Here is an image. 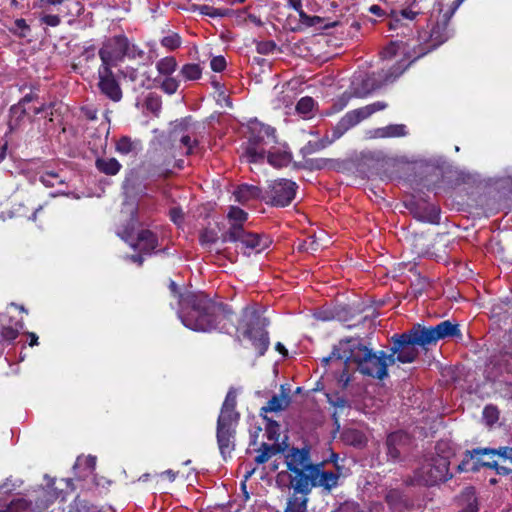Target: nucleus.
<instances>
[{"label": "nucleus", "mask_w": 512, "mask_h": 512, "mask_svg": "<svg viewBox=\"0 0 512 512\" xmlns=\"http://www.w3.org/2000/svg\"><path fill=\"white\" fill-rule=\"evenodd\" d=\"M267 325V319L262 317L257 310L250 307L243 309L239 330L242 331L244 337L252 342L260 356L264 355L269 347V337L265 329Z\"/></svg>", "instance_id": "obj_9"}, {"label": "nucleus", "mask_w": 512, "mask_h": 512, "mask_svg": "<svg viewBox=\"0 0 512 512\" xmlns=\"http://www.w3.org/2000/svg\"><path fill=\"white\" fill-rule=\"evenodd\" d=\"M334 512H359V507L354 502H345L341 504Z\"/></svg>", "instance_id": "obj_58"}, {"label": "nucleus", "mask_w": 512, "mask_h": 512, "mask_svg": "<svg viewBox=\"0 0 512 512\" xmlns=\"http://www.w3.org/2000/svg\"><path fill=\"white\" fill-rule=\"evenodd\" d=\"M331 143V140H329V137L328 136H324L323 138L317 140V141H310L308 142V144L306 145L305 149L310 152V153H314V152H317V151H320L324 148H326L327 146H329Z\"/></svg>", "instance_id": "obj_49"}, {"label": "nucleus", "mask_w": 512, "mask_h": 512, "mask_svg": "<svg viewBox=\"0 0 512 512\" xmlns=\"http://www.w3.org/2000/svg\"><path fill=\"white\" fill-rule=\"evenodd\" d=\"M145 107L148 111L158 115L162 107L160 96L154 93H149L145 99Z\"/></svg>", "instance_id": "obj_42"}, {"label": "nucleus", "mask_w": 512, "mask_h": 512, "mask_svg": "<svg viewBox=\"0 0 512 512\" xmlns=\"http://www.w3.org/2000/svg\"><path fill=\"white\" fill-rule=\"evenodd\" d=\"M236 398V391L234 388H230L217 419V444L224 460L230 457L235 449L236 427L240 419V414L236 411Z\"/></svg>", "instance_id": "obj_6"}, {"label": "nucleus", "mask_w": 512, "mask_h": 512, "mask_svg": "<svg viewBox=\"0 0 512 512\" xmlns=\"http://www.w3.org/2000/svg\"><path fill=\"white\" fill-rule=\"evenodd\" d=\"M297 188V184L292 180H274L269 183L264 198L273 206L285 207L295 198Z\"/></svg>", "instance_id": "obj_15"}, {"label": "nucleus", "mask_w": 512, "mask_h": 512, "mask_svg": "<svg viewBox=\"0 0 512 512\" xmlns=\"http://www.w3.org/2000/svg\"><path fill=\"white\" fill-rule=\"evenodd\" d=\"M31 502H28L24 498L13 499L4 510L1 512H29Z\"/></svg>", "instance_id": "obj_39"}, {"label": "nucleus", "mask_w": 512, "mask_h": 512, "mask_svg": "<svg viewBox=\"0 0 512 512\" xmlns=\"http://www.w3.org/2000/svg\"><path fill=\"white\" fill-rule=\"evenodd\" d=\"M100 92L106 98L113 102H119L122 99V90L116 80L112 69L109 67H99L98 69V84Z\"/></svg>", "instance_id": "obj_16"}, {"label": "nucleus", "mask_w": 512, "mask_h": 512, "mask_svg": "<svg viewBox=\"0 0 512 512\" xmlns=\"http://www.w3.org/2000/svg\"><path fill=\"white\" fill-rule=\"evenodd\" d=\"M226 60L223 56H215L211 59L210 67L214 72H222L226 68Z\"/></svg>", "instance_id": "obj_55"}, {"label": "nucleus", "mask_w": 512, "mask_h": 512, "mask_svg": "<svg viewBox=\"0 0 512 512\" xmlns=\"http://www.w3.org/2000/svg\"><path fill=\"white\" fill-rule=\"evenodd\" d=\"M488 454L490 458H495L496 456H500L504 459H508L512 462V448L511 447H500L498 449H492V448H478L475 454ZM473 453L469 454V459H472Z\"/></svg>", "instance_id": "obj_33"}, {"label": "nucleus", "mask_w": 512, "mask_h": 512, "mask_svg": "<svg viewBox=\"0 0 512 512\" xmlns=\"http://www.w3.org/2000/svg\"><path fill=\"white\" fill-rule=\"evenodd\" d=\"M178 87L179 81L171 76H166L161 83L162 90L169 95L174 94L177 91Z\"/></svg>", "instance_id": "obj_50"}, {"label": "nucleus", "mask_w": 512, "mask_h": 512, "mask_svg": "<svg viewBox=\"0 0 512 512\" xmlns=\"http://www.w3.org/2000/svg\"><path fill=\"white\" fill-rule=\"evenodd\" d=\"M287 5L295 11H300L302 9V0H288Z\"/></svg>", "instance_id": "obj_61"}, {"label": "nucleus", "mask_w": 512, "mask_h": 512, "mask_svg": "<svg viewBox=\"0 0 512 512\" xmlns=\"http://www.w3.org/2000/svg\"><path fill=\"white\" fill-rule=\"evenodd\" d=\"M126 259H128L134 263H137L139 266H141L144 261L142 255H140V254L126 256Z\"/></svg>", "instance_id": "obj_63"}, {"label": "nucleus", "mask_w": 512, "mask_h": 512, "mask_svg": "<svg viewBox=\"0 0 512 512\" xmlns=\"http://www.w3.org/2000/svg\"><path fill=\"white\" fill-rule=\"evenodd\" d=\"M266 155L268 163L275 168L286 167L292 161L291 152L276 148L275 144L266 151Z\"/></svg>", "instance_id": "obj_25"}, {"label": "nucleus", "mask_w": 512, "mask_h": 512, "mask_svg": "<svg viewBox=\"0 0 512 512\" xmlns=\"http://www.w3.org/2000/svg\"><path fill=\"white\" fill-rule=\"evenodd\" d=\"M387 107L388 104L385 101H376L347 112L333 127L332 136L329 137V140L333 143L357 124L368 119L374 113L385 110Z\"/></svg>", "instance_id": "obj_12"}, {"label": "nucleus", "mask_w": 512, "mask_h": 512, "mask_svg": "<svg viewBox=\"0 0 512 512\" xmlns=\"http://www.w3.org/2000/svg\"><path fill=\"white\" fill-rule=\"evenodd\" d=\"M312 467L303 472H294V476L291 478V486L294 490V494L300 493L301 496H306L311 492L314 487L312 478Z\"/></svg>", "instance_id": "obj_21"}, {"label": "nucleus", "mask_w": 512, "mask_h": 512, "mask_svg": "<svg viewBox=\"0 0 512 512\" xmlns=\"http://www.w3.org/2000/svg\"><path fill=\"white\" fill-rule=\"evenodd\" d=\"M461 336L459 325L450 320L428 327L415 324L407 332L392 336L391 353L389 354L390 364L393 365L397 361L403 364L412 363L419 356L418 347L426 349L429 346L436 345L440 340L461 338Z\"/></svg>", "instance_id": "obj_2"}, {"label": "nucleus", "mask_w": 512, "mask_h": 512, "mask_svg": "<svg viewBox=\"0 0 512 512\" xmlns=\"http://www.w3.org/2000/svg\"><path fill=\"white\" fill-rule=\"evenodd\" d=\"M398 58L397 62L387 69L382 68L372 73L356 72L351 81L350 92H344L335 103L336 111L344 109L353 97L365 98L383 86L393 83L408 67L405 59Z\"/></svg>", "instance_id": "obj_5"}, {"label": "nucleus", "mask_w": 512, "mask_h": 512, "mask_svg": "<svg viewBox=\"0 0 512 512\" xmlns=\"http://www.w3.org/2000/svg\"><path fill=\"white\" fill-rule=\"evenodd\" d=\"M83 56H85L86 60L94 58V56H95V47L94 46H90V47L85 48V50L83 51Z\"/></svg>", "instance_id": "obj_62"}, {"label": "nucleus", "mask_w": 512, "mask_h": 512, "mask_svg": "<svg viewBox=\"0 0 512 512\" xmlns=\"http://www.w3.org/2000/svg\"><path fill=\"white\" fill-rule=\"evenodd\" d=\"M390 357L384 351L374 352L371 348L364 345L360 338L341 339L335 345L329 356L323 357L321 362L324 366L329 363L343 367L338 380L346 386L350 381L348 366L353 363L357 370L365 375L379 380L388 376V366Z\"/></svg>", "instance_id": "obj_1"}, {"label": "nucleus", "mask_w": 512, "mask_h": 512, "mask_svg": "<svg viewBox=\"0 0 512 512\" xmlns=\"http://www.w3.org/2000/svg\"><path fill=\"white\" fill-rule=\"evenodd\" d=\"M456 502L459 507L457 512H478V502L473 487L464 488Z\"/></svg>", "instance_id": "obj_24"}, {"label": "nucleus", "mask_w": 512, "mask_h": 512, "mask_svg": "<svg viewBox=\"0 0 512 512\" xmlns=\"http://www.w3.org/2000/svg\"><path fill=\"white\" fill-rule=\"evenodd\" d=\"M170 217H171V220L175 223V224H180L183 220V213H182V210L179 209V208H173L171 211H170Z\"/></svg>", "instance_id": "obj_60"}, {"label": "nucleus", "mask_w": 512, "mask_h": 512, "mask_svg": "<svg viewBox=\"0 0 512 512\" xmlns=\"http://www.w3.org/2000/svg\"><path fill=\"white\" fill-rule=\"evenodd\" d=\"M135 228L136 220L132 218L127 225L117 230V235L134 250L139 249L143 254H151L158 246L157 236L150 230H141L137 233V240L134 241Z\"/></svg>", "instance_id": "obj_13"}, {"label": "nucleus", "mask_w": 512, "mask_h": 512, "mask_svg": "<svg viewBox=\"0 0 512 512\" xmlns=\"http://www.w3.org/2000/svg\"><path fill=\"white\" fill-rule=\"evenodd\" d=\"M285 458L287 467L292 473L303 472V470L313 467L310 463L309 454L305 450L292 449L287 453Z\"/></svg>", "instance_id": "obj_20"}, {"label": "nucleus", "mask_w": 512, "mask_h": 512, "mask_svg": "<svg viewBox=\"0 0 512 512\" xmlns=\"http://www.w3.org/2000/svg\"><path fill=\"white\" fill-rule=\"evenodd\" d=\"M169 288L178 298V317L183 325L193 331L210 332L219 328L221 321L230 314L227 306L217 303L201 292L180 294L178 286L170 281Z\"/></svg>", "instance_id": "obj_3"}, {"label": "nucleus", "mask_w": 512, "mask_h": 512, "mask_svg": "<svg viewBox=\"0 0 512 512\" xmlns=\"http://www.w3.org/2000/svg\"><path fill=\"white\" fill-rule=\"evenodd\" d=\"M250 135L245 144V156L249 162L262 161L266 151L277 143L275 129L260 122H254L249 126Z\"/></svg>", "instance_id": "obj_10"}, {"label": "nucleus", "mask_w": 512, "mask_h": 512, "mask_svg": "<svg viewBox=\"0 0 512 512\" xmlns=\"http://www.w3.org/2000/svg\"><path fill=\"white\" fill-rule=\"evenodd\" d=\"M119 73L123 78L128 79L129 81H131L133 83H137L139 81V87L145 86L144 80L140 79L143 76H141L139 74V72L136 68L125 67L122 70H120Z\"/></svg>", "instance_id": "obj_43"}, {"label": "nucleus", "mask_w": 512, "mask_h": 512, "mask_svg": "<svg viewBox=\"0 0 512 512\" xmlns=\"http://www.w3.org/2000/svg\"><path fill=\"white\" fill-rule=\"evenodd\" d=\"M314 317L317 320L321 321H332V320H338V321H346V311L344 307H335L333 309L325 308L320 309L317 312H315Z\"/></svg>", "instance_id": "obj_30"}, {"label": "nucleus", "mask_w": 512, "mask_h": 512, "mask_svg": "<svg viewBox=\"0 0 512 512\" xmlns=\"http://www.w3.org/2000/svg\"><path fill=\"white\" fill-rule=\"evenodd\" d=\"M95 166L99 172L110 176L116 175L121 169V164L115 158H97Z\"/></svg>", "instance_id": "obj_32"}, {"label": "nucleus", "mask_w": 512, "mask_h": 512, "mask_svg": "<svg viewBox=\"0 0 512 512\" xmlns=\"http://www.w3.org/2000/svg\"><path fill=\"white\" fill-rule=\"evenodd\" d=\"M447 39V24H437L431 29L429 33L427 47L421 46L419 50H416L415 48L412 49L408 43L395 41L391 42L384 48L382 51V58L390 60L394 57H401L402 59L406 60V63H408L409 66L415 60L436 49Z\"/></svg>", "instance_id": "obj_7"}, {"label": "nucleus", "mask_w": 512, "mask_h": 512, "mask_svg": "<svg viewBox=\"0 0 512 512\" xmlns=\"http://www.w3.org/2000/svg\"><path fill=\"white\" fill-rule=\"evenodd\" d=\"M223 242L240 243L243 254L250 256L251 253H260L268 247V240L260 234L247 232L245 229L232 228L226 230L222 235Z\"/></svg>", "instance_id": "obj_14"}, {"label": "nucleus", "mask_w": 512, "mask_h": 512, "mask_svg": "<svg viewBox=\"0 0 512 512\" xmlns=\"http://www.w3.org/2000/svg\"><path fill=\"white\" fill-rule=\"evenodd\" d=\"M318 240H321V237L311 236L307 241L304 242L303 248L306 251L315 252L319 249L320 245Z\"/></svg>", "instance_id": "obj_57"}, {"label": "nucleus", "mask_w": 512, "mask_h": 512, "mask_svg": "<svg viewBox=\"0 0 512 512\" xmlns=\"http://www.w3.org/2000/svg\"><path fill=\"white\" fill-rule=\"evenodd\" d=\"M96 466V457L88 455L85 457H78L73 469L75 471V475L79 479H86L91 476L95 470Z\"/></svg>", "instance_id": "obj_26"}, {"label": "nucleus", "mask_w": 512, "mask_h": 512, "mask_svg": "<svg viewBox=\"0 0 512 512\" xmlns=\"http://www.w3.org/2000/svg\"><path fill=\"white\" fill-rule=\"evenodd\" d=\"M41 183L46 187H55L63 184V180L55 172H45L40 176Z\"/></svg>", "instance_id": "obj_44"}, {"label": "nucleus", "mask_w": 512, "mask_h": 512, "mask_svg": "<svg viewBox=\"0 0 512 512\" xmlns=\"http://www.w3.org/2000/svg\"><path fill=\"white\" fill-rule=\"evenodd\" d=\"M413 215L421 222L438 224L440 221V210L434 204L423 203L417 206L413 211Z\"/></svg>", "instance_id": "obj_23"}, {"label": "nucleus", "mask_w": 512, "mask_h": 512, "mask_svg": "<svg viewBox=\"0 0 512 512\" xmlns=\"http://www.w3.org/2000/svg\"><path fill=\"white\" fill-rule=\"evenodd\" d=\"M278 451L279 449L277 445H269L267 443H262L261 447L258 450V455L255 457V462L257 464H264Z\"/></svg>", "instance_id": "obj_37"}, {"label": "nucleus", "mask_w": 512, "mask_h": 512, "mask_svg": "<svg viewBox=\"0 0 512 512\" xmlns=\"http://www.w3.org/2000/svg\"><path fill=\"white\" fill-rule=\"evenodd\" d=\"M198 10L201 14L207 15L209 17H224L227 15V10L217 9L209 5H201L198 7Z\"/></svg>", "instance_id": "obj_51"}, {"label": "nucleus", "mask_w": 512, "mask_h": 512, "mask_svg": "<svg viewBox=\"0 0 512 512\" xmlns=\"http://www.w3.org/2000/svg\"><path fill=\"white\" fill-rule=\"evenodd\" d=\"M179 74L185 81H195L201 78L202 68L199 64L188 63L181 67Z\"/></svg>", "instance_id": "obj_34"}, {"label": "nucleus", "mask_w": 512, "mask_h": 512, "mask_svg": "<svg viewBox=\"0 0 512 512\" xmlns=\"http://www.w3.org/2000/svg\"><path fill=\"white\" fill-rule=\"evenodd\" d=\"M496 367H499L501 370L502 369H505V370H508L510 369V366L508 363H501L499 360H496V359H491L489 364L487 365V377L490 379V380H493V381H496V375L493 373L492 369L496 368Z\"/></svg>", "instance_id": "obj_52"}, {"label": "nucleus", "mask_w": 512, "mask_h": 512, "mask_svg": "<svg viewBox=\"0 0 512 512\" xmlns=\"http://www.w3.org/2000/svg\"><path fill=\"white\" fill-rule=\"evenodd\" d=\"M144 51L137 45L129 42L128 38L121 34L107 38L99 50V57L101 59L100 67L116 66L125 57L130 59L142 58Z\"/></svg>", "instance_id": "obj_8"}, {"label": "nucleus", "mask_w": 512, "mask_h": 512, "mask_svg": "<svg viewBox=\"0 0 512 512\" xmlns=\"http://www.w3.org/2000/svg\"><path fill=\"white\" fill-rule=\"evenodd\" d=\"M449 460L445 456H433L425 460L421 466L414 471L413 476L407 480L410 485L434 486L448 480Z\"/></svg>", "instance_id": "obj_11"}, {"label": "nucleus", "mask_w": 512, "mask_h": 512, "mask_svg": "<svg viewBox=\"0 0 512 512\" xmlns=\"http://www.w3.org/2000/svg\"><path fill=\"white\" fill-rule=\"evenodd\" d=\"M41 22L48 26L56 27L60 24L61 19L58 15H44L41 17Z\"/></svg>", "instance_id": "obj_59"}, {"label": "nucleus", "mask_w": 512, "mask_h": 512, "mask_svg": "<svg viewBox=\"0 0 512 512\" xmlns=\"http://www.w3.org/2000/svg\"><path fill=\"white\" fill-rule=\"evenodd\" d=\"M311 476L314 487L322 488L327 493H330L339 484V473L325 471L321 465H313Z\"/></svg>", "instance_id": "obj_18"}, {"label": "nucleus", "mask_w": 512, "mask_h": 512, "mask_svg": "<svg viewBox=\"0 0 512 512\" xmlns=\"http://www.w3.org/2000/svg\"><path fill=\"white\" fill-rule=\"evenodd\" d=\"M260 189L254 185L242 184L234 191L235 200L239 203H246L260 196Z\"/></svg>", "instance_id": "obj_29"}, {"label": "nucleus", "mask_w": 512, "mask_h": 512, "mask_svg": "<svg viewBox=\"0 0 512 512\" xmlns=\"http://www.w3.org/2000/svg\"><path fill=\"white\" fill-rule=\"evenodd\" d=\"M408 436L403 432H393L386 440L387 456L390 460L396 461L400 457L402 447L407 443Z\"/></svg>", "instance_id": "obj_22"}, {"label": "nucleus", "mask_w": 512, "mask_h": 512, "mask_svg": "<svg viewBox=\"0 0 512 512\" xmlns=\"http://www.w3.org/2000/svg\"><path fill=\"white\" fill-rule=\"evenodd\" d=\"M291 403L290 388L286 385L280 386V394L273 395L272 398L267 402V405L262 407L260 415L263 416L268 412H281L286 410Z\"/></svg>", "instance_id": "obj_19"}, {"label": "nucleus", "mask_w": 512, "mask_h": 512, "mask_svg": "<svg viewBox=\"0 0 512 512\" xmlns=\"http://www.w3.org/2000/svg\"><path fill=\"white\" fill-rule=\"evenodd\" d=\"M27 335L30 337V346H34L38 344V336L33 332H28Z\"/></svg>", "instance_id": "obj_64"}, {"label": "nucleus", "mask_w": 512, "mask_h": 512, "mask_svg": "<svg viewBox=\"0 0 512 512\" xmlns=\"http://www.w3.org/2000/svg\"><path fill=\"white\" fill-rule=\"evenodd\" d=\"M483 419L487 425L495 424L499 419V411L493 405H487L483 409Z\"/></svg>", "instance_id": "obj_46"}, {"label": "nucleus", "mask_w": 512, "mask_h": 512, "mask_svg": "<svg viewBox=\"0 0 512 512\" xmlns=\"http://www.w3.org/2000/svg\"><path fill=\"white\" fill-rule=\"evenodd\" d=\"M315 106V101L312 97H302L296 104V111L298 114L305 118H310Z\"/></svg>", "instance_id": "obj_38"}, {"label": "nucleus", "mask_w": 512, "mask_h": 512, "mask_svg": "<svg viewBox=\"0 0 512 512\" xmlns=\"http://www.w3.org/2000/svg\"><path fill=\"white\" fill-rule=\"evenodd\" d=\"M407 134V127L404 124H390L372 131L373 138H398L405 137Z\"/></svg>", "instance_id": "obj_27"}, {"label": "nucleus", "mask_w": 512, "mask_h": 512, "mask_svg": "<svg viewBox=\"0 0 512 512\" xmlns=\"http://www.w3.org/2000/svg\"><path fill=\"white\" fill-rule=\"evenodd\" d=\"M227 218L229 222V228L227 230H231L232 228L244 230L243 224L247 221L248 214L239 207L231 206Z\"/></svg>", "instance_id": "obj_31"}, {"label": "nucleus", "mask_w": 512, "mask_h": 512, "mask_svg": "<svg viewBox=\"0 0 512 512\" xmlns=\"http://www.w3.org/2000/svg\"><path fill=\"white\" fill-rule=\"evenodd\" d=\"M23 326H24L23 321H20V322L16 323L15 328L10 327V326L3 327L1 330L2 338L5 340H8V341L15 340L19 334V331L23 328Z\"/></svg>", "instance_id": "obj_47"}, {"label": "nucleus", "mask_w": 512, "mask_h": 512, "mask_svg": "<svg viewBox=\"0 0 512 512\" xmlns=\"http://www.w3.org/2000/svg\"><path fill=\"white\" fill-rule=\"evenodd\" d=\"M276 44L273 41H262L257 43L256 50L260 54H269L274 51Z\"/></svg>", "instance_id": "obj_56"}, {"label": "nucleus", "mask_w": 512, "mask_h": 512, "mask_svg": "<svg viewBox=\"0 0 512 512\" xmlns=\"http://www.w3.org/2000/svg\"><path fill=\"white\" fill-rule=\"evenodd\" d=\"M499 185L512 193V168L505 170V175L498 179Z\"/></svg>", "instance_id": "obj_54"}, {"label": "nucleus", "mask_w": 512, "mask_h": 512, "mask_svg": "<svg viewBox=\"0 0 512 512\" xmlns=\"http://www.w3.org/2000/svg\"><path fill=\"white\" fill-rule=\"evenodd\" d=\"M496 388L502 397L512 400V379L510 381L506 379L498 380Z\"/></svg>", "instance_id": "obj_48"}, {"label": "nucleus", "mask_w": 512, "mask_h": 512, "mask_svg": "<svg viewBox=\"0 0 512 512\" xmlns=\"http://www.w3.org/2000/svg\"><path fill=\"white\" fill-rule=\"evenodd\" d=\"M308 498L293 494L287 502L285 512H307Z\"/></svg>", "instance_id": "obj_35"}, {"label": "nucleus", "mask_w": 512, "mask_h": 512, "mask_svg": "<svg viewBox=\"0 0 512 512\" xmlns=\"http://www.w3.org/2000/svg\"><path fill=\"white\" fill-rule=\"evenodd\" d=\"M115 149L121 155L136 156L141 151L142 146L139 140H133L128 136H122L116 142Z\"/></svg>", "instance_id": "obj_28"}, {"label": "nucleus", "mask_w": 512, "mask_h": 512, "mask_svg": "<svg viewBox=\"0 0 512 512\" xmlns=\"http://www.w3.org/2000/svg\"><path fill=\"white\" fill-rule=\"evenodd\" d=\"M262 417L266 421L265 432L267 438L271 441L278 442L280 437V425L276 421L268 418L266 415H263Z\"/></svg>", "instance_id": "obj_40"}, {"label": "nucleus", "mask_w": 512, "mask_h": 512, "mask_svg": "<svg viewBox=\"0 0 512 512\" xmlns=\"http://www.w3.org/2000/svg\"><path fill=\"white\" fill-rule=\"evenodd\" d=\"M217 241L218 233L213 229L206 228L200 234L201 245L207 247L208 249H211L212 245H214Z\"/></svg>", "instance_id": "obj_41"}, {"label": "nucleus", "mask_w": 512, "mask_h": 512, "mask_svg": "<svg viewBox=\"0 0 512 512\" xmlns=\"http://www.w3.org/2000/svg\"><path fill=\"white\" fill-rule=\"evenodd\" d=\"M417 6L416 0H413L411 6L400 11V16L408 20H414L418 14L421 13V9H415Z\"/></svg>", "instance_id": "obj_53"}, {"label": "nucleus", "mask_w": 512, "mask_h": 512, "mask_svg": "<svg viewBox=\"0 0 512 512\" xmlns=\"http://www.w3.org/2000/svg\"><path fill=\"white\" fill-rule=\"evenodd\" d=\"M198 146L199 140L188 119L176 121L169 131L167 140L151 155L150 175L158 178L168 177L172 173V167H183V160L173 162L177 152L189 156L197 152Z\"/></svg>", "instance_id": "obj_4"}, {"label": "nucleus", "mask_w": 512, "mask_h": 512, "mask_svg": "<svg viewBox=\"0 0 512 512\" xmlns=\"http://www.w3.org/2000/svg\"><path fill=\"white\" fill-rule=\"evenodd\" d=\"M176 67V59L172 56L164 57L156 63L157 71L159 74L164 76H171L172 73L176 70Z\"/></svg>", "instance_id": "obj_36"}, {"label": "nucleus", "mask_w": 512, "mask_h": 512, "mask_svg": "<svg viewBox=\"0 0 512 512\" xmlns=\"http://www.w3.org/2000/svg\"><path fill=\"white\" fill-rule=\"evenodd\" d=\"M161 45L168 50H175L181 45V37L177 33H170L161 39Z\"/></svg>", "instance_id": "obj_45"}, {"label": "nucleus", "mask_w": 512, "mask_h": 512, "mask_svg": "<svg viewBox=\"0 0 512 512\" xmlns=\"http://www.w3.org/2000/svg\"><path fill=\"white\" fill-rule=\"evenodd\" d=\"M478 448L476 449H473V450H467L465 453H464V458L463 460L461 461V463L458 465V469L460 471H479L482 467H488V468H493L495 470H498V464H497V461L495 460V458H490V456L488 454H484V453H481V454H475L472 456V459H469V454L471 453H475V451L477 450Z\"/></svg>", "instance_id": "obj_17"}]
</instances>
